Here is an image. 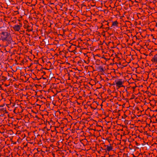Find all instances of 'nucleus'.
<instances>
[{"label":"nucleus","instance_id":"f257e3e1","mask_svg":"<svg viewBox=\"0 0 157 157\" xmlns=\"http://www.w3.org/2000/svg\"><path fill=\"white\" fill-rule=\"evenodd\" d=\"M1 38L3 41H11L12 39L10 33L6 32H2L1 34Z\"/></svg>","mask_w":157,"mask_h":157},{"label":"nucleus","instance_id":"0eeeda50","mask_svg":"<svg viewBox=\"0 0 157 157\" xmlns=\"http://www.w3.org/2000/svg\"><path fill=\"white\" fill-rule=\"evenodd\" d=\"M98 70L101 72L104 71V69L103 67L101 66H99L98 68Z\"/></svg>","mask_w":157,"mask_h":157},{"label":"nucleus","instance_id":"7ed1b4c3","mask_svg":"<svg viewBox=\"0 0 157 157\" xmlns=\"http://www.w3.org/2000/svg\"><path fill=\"white\" fill-rule=\"evenodd\" d=\"M123 82L122 81L121 79H119L116 82V84L117 86H118L119 88L122 87L123 86L122 85Z\"/></svg>","mask_w":157,"mask_h":157},{"label":"nucleus","instance_id":"39448f33","mask_svg":"<svg viewBox=\"0 0 157 157\" xmlns=\"http://www.w3.org/2000/svg\"><path fill=\"white\" fill-rule=\"evenodd\" d=\"M151 61L153 62L157 63V55L154 56L151 59Z\"/></svg>","mask_w":157,"mask_h":157},{"label":"nucleus","instance_id":"20e7f679","mask_svg":"<svg viewBox=\"0 0 157 157\" xmlns=\"http://www.w3.org/2000/svg\"><path fill=\"white\" fill-rule=\"evenodd\" d=\"M21 26L22 25L21 24V25H16L14 26L13 28L15 31H18L20 29L21 27Z\"/></svg>","mask_w":157,"mask_h":157},{"label":"nucleus","instance_id":"f03ea898","mask_svg":"<svg viewBox=\"0 0 157 157\" xmlns=\"http://www.w3.org/2000/svg\"><path fill=\"white\" fill-rule=\"evenodd\" d=\"M104 147H106L105 150H106V151H109L112 150L113 149L112 146L110 144L109 145H105Z\"/></svg>","mask_w":157,"mask_h":157},{"label":"nucleus","instance_id":"6e6552de","mask_svg":"<svg viewBox=\"0 0 157 157\" xmlns=\"http://www.w3.org/2000/svg\"><path fill=\"white\" fill-rule=\"evenodd\" d=\"M0 133H1L2 134L4 132V131H3L2 132H1V131H0Z\"/></svg>","mask_w":157,"mask_h":157},{"label":"nucleus","instance_id":"423d86ee","mask_svg":"<svg viewBox=\"0 0 157 157\" xmlns=\"http://www.w3.org/2000/svg\"><path fill=\"white\" fill-rule=\"evenodd\" d=\"M118 22L117 21H115L114 22H113L112 26H117Z\"/></svg>","mask_w":157,"mask_h":157},{"label":"nucleus","instance_id":"1a4fd4ad","mask_svg":"<svg viewBox=\"0 0 157 157\" xmlns=\"http://www.w3.org/2000/svg\"><path fill=\"white\" fill-rule=\"evenodd\" d=\"M109 23L108 22L107 24V25H109Z\"/></svg>","mask_w":157,"mask_h":157},{"label":"nucleus","instance_id":"9b49d317","mask_svg":"<svg viewBox=\"0 0 157 157\" xmlns=\"http://www.w3.org/2000/svg\"><path fill=\"white\" fill-rule=\"evenodd\" d=\"M2 27H0V28H2Z\"/></svg>","mask_w":157,"mask_h":157},{"label":"nucleus","instance_id":"9d476101","mask_svg":"<svg viewBox=\"0 0 157 157\" xmlns=\"http://www.w3.org/2000/svg\"><path fill=\"white\" fill-rule=\"evenodd\" d=\"M106 29H109V27L106 28Z\"/></svg>","mask_w":157,"mask_h":157}]
</instances>
